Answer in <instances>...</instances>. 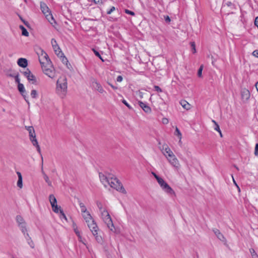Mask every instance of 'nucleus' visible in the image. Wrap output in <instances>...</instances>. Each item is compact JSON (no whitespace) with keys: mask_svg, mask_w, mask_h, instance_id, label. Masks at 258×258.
Returning a JSON list of instances; mask_svg holds the SVG:
<instances>
[{"mask_svg":"<svg viewBox=\"0 0 258 258\" xmlns=\"http://www.w3.org/2000/svg\"><path fill=\"white\" fill-rule=\"evenodd\" d=\"M163 149L165 150V151L167 156L169 157L168 158V161L174 167H177L179 165V162L177 159L176 158L173 152L171 151L170 149L166 145L164 148V146H163Z\"/></svg>","mask_w":258,"mask_h":258,"instance_id":"423d86ee","label":"nucleus"},{"mask_svg":"<svg viewBox=\"0 0 258 258\" xmlns=\"http://www.w3.org/2000/svg\"><path fill=\"white\" fill-rule=\"evenodd\" d=\"M51 43L56 54L58 56H61V55H63V53H62L59 47L57 45L56 41L54 39L52 38L51 41Z\"/></svg>","mask_w":258,"mask_h":258,"instance_id":"ddd939ff","label":"nucleus"},{"mask_svg":"<svg viewBox=\"0 0 258 258\" xmlns=\"http://www.w3.org/2000/svg\"><path fill=\"white\" fill-rule=\"evenodd\" d=\"M62 61L64 63H66V64H67V62H68V60L67 58L65 56H63V58H62Z\"/></svg>","mask_w":258,"mask_h":258,"instance_id":"603ef678","label":"nucleus"},{"mask_svg":"<svg viewBox=\"0 0 258 258\" xmlns=\"http://www.w3.org/2000/svg\"><path fill=\"white\" fill-rule=\"evenodd\" d=\"M190 45L191 48V50L193 53H196L197 52V50L196 49V43L195 42H190Z\"/></svg>","mask_w":258,"mask_h":258,"instance_id":"473e14b6","label":"nucleus"},{"mask_svg":"<svg viewBox=\"0 0 258 258\" xmlns=\"http://www.w3.org/2000/svg\"><path fill=\"white\" fill-rule=\"evenodd\" d=\"M24 76L28 79L29 81H31L33 84H36V80L35 76H34L29 69H27L23 73Z\"/></svg>","mask_w":258,"mask_h":258,"instance_id":"9d476101","label":"nucleus"},{"mask_svg":"<svg viewBox=\"0 0 258 258\" xmlns=\"http://www.w3.org/2000/svg\"><path fill=\"white\" fill-rule=\"evenodd\" d=\"M30 95L32 98H37L38 97L37 92L35 90H32Z\"/></svg>","mask_w":258,"mask_h":258,"instance_id":"f704fd0d","label":"nucleus"},{"mask_svg":"<svg viewBox=\"0 0 258 258\" xmlns=\"http://www.w3.org/2000/svg\"><path fill=\"white\" fill-rule=\"evenodd\" d=\"M122 103L124 104L130 110H133L132 107L127 102L125 99H122Z\"/></svg>","mask_w":258,"mask_h":258,"instance_id":"4c0bfd02","label":"nucleus"},{"mask_svg":"<svg viewBox=\"0 0 258 258\" xmlns=\"http://www.w3.org/2000/svg\"><path fill=\"white\" fill-rule=\"evenodd\" d=\"M252 55L255 56L256 57L258 58V50L256 49L254 50L252 52Z\"/></svg>","mask_w":258,"mask_h":258,"instance_id":"de8ad7c7","label":"nucleus"},{"mask_svg":"<svg viewBox=\"0 0 258 258\" xmlns=\"http://www.w3.org/2000/svg\"><path fill=\"white\" fill-rule=\"evenodd\" d=\"M94 83L97 84V83L96 82H93V84H94Z\"/></svg>","mask_w":258,"mask_h":258,"instance_id":"052dcab7","label":"nucleus"},{"mask_svg":"<svg viewBox=\"0 0 258 258\" xmlns=\"http://www.w3.org/2000/svg\"><path fill=\"white\" fill-rule=\"evenodd\" d=\"M174 135L178 137V138L180 140L181 139V133L178 127H176Z\"/></svg>","mask_w":258,"mask_h":258,"instance_id":"2f4dec72","label":"nucleus"},{"mask_svg":"<svg viewBox=\"0 0 258 258\" xmlns=\"http://www.w3.org/2000/svg\"><path fill=\"white\" fill-rule=\"evenodd\" d=\"M152 174L157 180L158 183L162 187V189L170 195H175V193L173 189L164 181V180L157 175L155 173L152 172Z\"/></svg>","mask_w":258,"mask_h":258,"instance_id":"20e7f679","label":"nucleus"},{"mask_svg":"<svg viewBox=\"0 0 258 258\" xmlns=\"http://www.w3.org/2000/svg\"><path fill=\"white\" fill-rule=\"evenodd\" d=\"M15 82L16 83H17L18 84H19V83H20V80L19 79V75L18 74H17L16 76H15Z\"/></svg>","mask_w":258,"mask_h":258,"instance_id":"49530a36","label":"nucleus"},{"mask_svg":"<svg viewBox=\"0 0 258 258\" xmlns=\"http://www.w3.org/2000/svg\"><path fill=\"white\" fill-rule=\"evenodd\" d=\"M74 231L76 235H77V236L78 237L79 240L81 242H82L84 243L83 238L81 235L80 231L77 228L74 229Z\"/></svg>","mask_w":258,"mask_h":258,"instance_id":"7c9ffc66","label":"nucleus"},{"mask_svg":"<svg viewBox=\"0 0 258 258\" xmlns=\"http://www.w3.org/2000/svg\"><path fill=\"white\" fill-rule=\"evenodd\" d=\"M254 25L256 26L258 29V16L255 18Z\"/></svg>","mask_w":258,"mask_h":258,"instance_id":"3c124183","label":"nucleus"},{"mask_svg":"<svg viewBox=\"0 0 258 258\" xmlns=\"http://www.w3.org/2000/svg\"><path fill=\"white\" fill-rule=\"evenodd\" d=\"M227 6L229 8V10H228V12L227 13V15L229 14H233L235 13L234 12H233V10H235L236 9V6L234 4L231 3V2L227 1L226 2V0H224L223 2V6Z\"/></svg>","mask_w":258,"mask_h":258,"instance_id":"9b49d317","label":"nucleus"},{"mask_svg":"<svg viewBox=\"0 0 258 258\" xmlns=\"http://www.w3.org/2000/svg\"><path fill=\"white\" fill-rule=\"evenodd\" d=\"M17 174L18 175V180L17 182V185L20 188H22L23 187V178L22 175L20 172L17 171Z\"/></svg>","mask_w":258,"mask_h":258,"instance_id":"412c9836","label":"nucleus"},{"mask_svg":"<svg viewBox=\"0 0 258 258\" xmlns=\"http://www.w3.org/2000/svg\"><path fill=\"white\" fill-rule=\"evenodd\" d=\"M41 159H42L41 172H42V173L43 174L44 179L45 180V182L47 183L48 186H52V182L49 180V178L48 176L46 174V173H45V172L43 170V157H41Z\"/></svg>","mask_w":258,"mask_h":258,"instance_id":"dca6fc26","label":"nucleus"},{"mask_svg":"<svg viewBox=\"0 0 258 258\" xmlns=\"http://www.w3.org/2000/svg\"><path fill=\"white\" fill-rule=\"evenodd\" d=\"M45 15L46 18L47 19V20L51 24H53V23H55V20L50 12L47 13Z\"/></svg>","mask_w":258,"mask_h":258,"instance_id":"393cba45","label":"nucleus"},{"mask_svg":"<svg viewBox=\"0 0 258 258\" xmlns=\"http://www.w3.org/2000/svg\"><path fill=\"white\" fill-rule=\"evenodd\" d=\"M109 85L111 87V88L114 90H116L117 89V87L109 83Z\"/></svg>","mask_w":258,"mask_h":258,"instance_id":"864d4df0","label":"nucleus"},{"mask_svg":"<svg viewBox=\"0 0 258 258\" xmlns=\"http://www.w3.org/2000/svg\"><path fill=\"white\" fill-rule=\"evenodd\" d=\"M41 54L39 55V61L42 66L50 62L47 54L43 50L40 49Z\"/></svg>","mask_w":258,"mask_h":258,"instance_id":"1a4fd4ad","label":"nucleus"},{"mask_svg":"<svg viewBox=\"0 0 258 258\" xmlns=\"http://www.w3.org/2000/svg\"><path fill=\"white\" fill-rule=\"evenodd\" d=\"M19 229L21 231L22 233L23 234V235H25L28 233V228L27 227V224L26 223H25L24 224H22L21 225H18Z\"/></svg>","mask_w":258,"mask_h":258,"instance_id":"5701e85b","label":"nucleus"},{"mask_svg":"<svg viewBox=\"0 0 258 258\" xmlns=\"http://www.w3.org/2000/svg\"><path fill=\"white\" fill-rule=\"evenodd\" d=\"M27 130L29 131L30 140L32 142L33 139H36L34 130L32 126H29Z\"/></svg>","mask_w":258,"mask_h":258,"instance_id":"aec40b11","label":"nucleus"},{"mask_svg":"<svg viewBox=\"0 0 258 258\" xmlns=\"http://www.w3.org/2000/svg\"><path fill=\"white\" fill-rule=\"evenodd\" d=\"M16 220L18 225H21L22 224H24L25 223H26L25 221L23 218V217H22L20 215H18L16 216Z\"/></svg>","mask_w":258,"mask_h":258,"instance_id":"bb28decb","label":"nucleus"},{"mask_svg":"<svg viewBox=\"0 0 258 258\" xmlns=\"http://www.w3.org/2000/svg\"><path fill=\"white\" fill-rule=\"evenodd\" d=\"M213 231L219 240H220L222 241H226V238H225L224 235L220 232L219 230L215 228L213 229Z\"/></svg>","mask_w":258,"mask_h":258,"instance_id":"f3484780","label":"nucleus"},{"mask_svg":"<svg viewBox=\"0 0 258 258\" xmlns=\"http://www.w3.org/2000/svg\"><path fill=\"white\" fill-rule=\"evenodd\" d=\"M49 200L53 211L56 213H60V211L62 210L60 207L57 206L56 199L53 195H50L49 196Z\"/></svg>","mask_w":258,"mask_h":258,"instance_id":"6e6552de","label":"nucleus"},{"mask_svg":"<svg viewBox=\"0 0 258 258\" xmlns=\"http://www.w3.org/2000/svg\"><path fill=\"white\" fill-rule=\"evenodd\" d=\"M98 92H100V93H103V92H105V91L103 90L102 86L98 83Z\"/></svg>","mask_w":258,"mask_h":258,"instance_id":"a19ab883","label":"nucleus"},{"mask_svg":"<svg viewBox=\"0 0 258 258\" xmlns=\"http://www.w3.org/2000/svg\"><path fill=\"white\" fill-rule=\"evenodd\" d=\"M249 252H250L251 256L253 257H258V255L257 254V253H256V252L255 251L254 249L250 248Z\"/></svg>","mask_w":258,"mask_h":258,"instance_id":"e433bc0d","label":"nucleus"},{"mask_svg":"<svg viewBox=\"0 0 258 258\" xmlns=\"http://www.w3.org/2000/svg\"><path fill=\"white\" fill-rule=\"evenodd\" d=\"M138 104L140 107L147 113L151 112L152 110L151 107L146 103H144L141 101H138Z\"/></svg>","mask_w":258,"mask_h":258,"instance_id":"2eb2a0df","label":"nucleus"},{"mask_svg":"<svg viewBox=\"0 0 258 258\" xmlns=\"http://www.w3.org/2000/svg\"><path fill=\"white\" fill-rule=\"evenodd\" d=\"M203 70V65H201L198 70L197 75L199 78L202 77V71Z\"/></svg>","mask_w":258,"mask_h":258,"instance_id":"72a5a7b5","label":"nucleus"},{"mask_svg":"<svg viewBox=\"0 0 258 258\" xmlns=\"http://www.w3.org/2000/svg\"><path fill=\"white\" fill-rule=\"evenodd\" d=\"M25 238L26 239L27 243L29 244V245L32 248H34L35 244L32 240L31 237L30 236L29 233H27L24 235Z\"/></svg>","mask_w":258,"mask_h":258,"instance_id":"4be33fe9","label":"nucleus"},{"mask_svg":"<svg viewBox=\"0 0 258 258\" xmlns=\"http://www.w3.org/2000/svg\"><path fill=\"white\" fill-rule=\"evenodd\" d=\"M100 238L101 240L102 241V242L100 243V246H101V248H102L105 251H107L108 248L107 244L106 242L102 240L101 237Z\"/></svg>","mask_w":258,"mask_h":258,"instance_id":"c756f323","label":"nucleus"},{"mask_svg":"<svg viewBox=\"0 0 258 258\" xmlns=\"http://www.w3.org/2000/svg\"><path fill=\"white\" fill-rule=\"evenodd\" d=\"M20 28L22 30V34L23 35L25 36H29V33L26 29L22 25L20 26Z\"/></svg>","mask_w":258,"mask_h":258,"instance_id":"c85d7f7f","label":"nucleus"},{"mask_svg":"<svg viewBox=\"0 0 258 258\" xmlns=\"http://www.w3.org/2000/svg\"><path fill=\"white\" fill-rule=\"evenodd\" d=\"M98 58H99L102 60V61H104L103 59H102L101 55L99 54V53L98 52Z\"/></svg>","mask_w":258,"mask_h":258,"instance_id":"6e6d98bb","label":"nucleus"},{"mask_svg":"<svg viewBox=\"0 0 258 258\" xmlns=\"http://www.w3.org/2000/svg\"><path fill=\"white\" fill-rule=\"evenodd\" d=\"M212 121L214 123V125H215L214 130L218 132H220V126L218 125V124L217 123V122L214 120H212Z\"/></svg>","mask_w":258,"mask_h":258,"instance_id":"c9c22d12","label":"nucleus"},{"mask_svg":"<svg viewBox=\"0 0 258 258\" xmlns=\"http://www.w3.org/2000/svg\"><path fill=\"white\" fill-rule=\"evenodd\" d=\"M122 79H123V78L121 76H117V77L116 78V81L117 82H120L122 81Z\"/></svg>","mask_w":258,"mask_h":258,"instance_id":"8fccbe9b","label":"nucleus"},{"mask_svg":"<svg viewBox=\"0 0 258 258\" xmlns=\"http://www.w3.org/2000/svg\"><path fill=\"white\" fill-rule=\"evenodd\" d=\"M164 20H165V22L166 23L169 24L171 22V19L169 17V16L168 15H166V16H164Z\"/></svg>","mask_w":258,"mask_h":258,"instance_id":"ea45409f","label":"nucleus"},{"mask_svg":"<svg viewBox=\"0 0 258 258\" xmlns=\"http://www.w3.org/2000/svg\"><path fill=\"white\" fill-rule=\"evenodd\" d=\"M59 213H60V218L61 219H64L65 220H67L66 216L62 210H61L60 212Z\"/></svg>","mask_w":258,"mask_h":258,"instance_id":"37998d69","label":"nucleus"},{"mask_svg":"<svg viewBox=\"0 0 258 258\" xmlns=\"http://www.w3.org/2000/svg\"><path fill=\"white\" fill-rule=\"evenodd\" d=\"M92 50L93 51L95 55L97 56V50L95 48H92Z\"/></svg>","mask_w":258,"mask_h":258,"instance_id":"4d7b16f0","label":"nucleus"},{"mask_svg":"<svg viewBox=\"0 0 258 258\" xmlns=\"http://www.w3.org/2000/svg\"><path fill=\"white\" fill-rule=\"evenodd\" d=\"M43 72L50 78H53L55 76V70L50 62L41 66Z\"/></svg>","mask_w":258,"mask_h":258,"instance_id":"39448f33","label":"nucleus"},{"mask_svg":"<svg viewBox=\"0 0 258 258\" xmlns=\"http://www.w3.org/2000/svg\"><path fill=\"white\" fill-rule=\"evenodd\" d=\"M232 176H233L232 175ZM232 178H233V177H232ZM233 182H234V184L237 186V188H238V190H239V191H240V188H239V187L237 185V183H236L235 181L234 180V178H233Z\"/></svg>","mask_w":258,"mask_h":258,"instance_id":"5fc2aeb1","label":"nucleus"},{"mask_svg":"<svg viewBox=\"0 0 258 258\" xmlns=\"http://www.w3.org/2000/svg\"><path fill=\"white\" fill-rule=\"evenodd\" d=\"M169 121L168 119L167 118H163L162 119V123L163 124H167L168 123Z\"/></svg>","mask_w":258,"mask_h":258,"instance_id":"09e8293b","label":"nucleus"},{"mask_svg":"<svg viewBox=\"0 0 258 258\" xmlns=\"http://www.w3.org/2000/svg\"><path fill=\"white\" fill-rule=\"evenodd\" d=\"M255 87L256 88V90H257V91L258 92V81L255 83Z\"/></svg>","mask_w":258,"mask_h":258,"instance_id":"13d9d810","label":"nucleus"},{"mask_svg":"<svg viewBox=\"0 0 258 258\" xmlns=\"http://www.w3.org/2000/svg\"><path fill=\"white\" fill-rule=\"evenodd\" d=\"M111 181H110V183L109 185L115 189L116 190L119 191V192L126 194V191L123 186L121 182L116 178V177H111Z\"/></svg>","mask_w":258,"mask_h":258,"instance_id":"0eeeda50","label":"nucleus"},{"mask_svg":"<svg viewBox=\"0 0 258 258\" xmlns=\"http://www.w3.org/2000/svg\"><path fill=\"white\" fill-rule=\"evenodd\" d=\"M124 12H125V13L130 15L133 16H134L135 15V13L133 11H130L128 9H125Z\"/></svg>","mask_w":258,"mask_h":258,"instance_id":"58836bf2","label":"nucleus"},{"mask_svg":"<svg viewBox=\"0 0 258 258\" xmlns=\"http://www.w3.org/2000/svg\"><path fill=\"white\" fill-rule=\"evenodd\" d=\"M79 205L81 211L82 213V216L87 223L88 228L96 238L97 237V224L92 218L90 213L87 211V209L84 204L82 203H80Z\"/></svg>","mask_w":258,"mask_h":258,"instance_id":"f257e3e1","label":"nucleus"},{"mask_svg":"<svg viewBox=\"0 0 258 258\" xmlns=\"http://www.w3.org/2000/svg\"><path fill=\"white\" fill-rule=\"evenodd\" d=\"M254 155L256 156H258V143H256L255 146Z\"/></svg>","mask_w":258,"mask_h":258,"instance_id":"a18cd8bd","label":"nucleus"},{"mask_svg":"<svg viewBox=\"0 0 258 258\" xmlns=\"http://www.w3.org/2000/svg\"><path fill=\"white\" fill-rule=\"evenodd\" d=\"M115 8L114 7V6H112L111 7V8L108 10L106 12V14L107 15H109L112 12H113V11H114L115 10Z\"/></svg>","mask_w":258,"mask_h":258,"instance_id":"79ce46f5","label":"nucleus"},{"mask_svg":"<svg viewBox=\"0 0 258 258\" xmlns=\"http://www.w3.org/2000/svg\"><path fill=\"white\" fill-rule=\"evenodd\" d=\"M241 95L242 99L247 100L250 97V92L246 89H243L241 90Z\"/></svg>","mask_w":258,"mask_h":258,"instance_id":"a211bd4d","label":"nucleus"},{"mask_svg":"<svg viewBox=\"0 0 258 258\" xmlns=\"http://www.w3.org/2000/svg\"><path fill=\"white\" fill-rule=\"evenodd\" d=\"M18 90L19 91V92L21 93V95L23 96V97L24 99H25V100L26 101V102L27 103L28 105H29L30 103H29V101L28 99V97L26 95V90H25V87H24L23 84H22L21 83H19V84H18Z\"/></svg>","mask_w":258,"mask_h":258,"instance_id":"4468645a","label":"nucleus"},{"mask_svg":"<svg viewBox=\"0 0 258 258\" xmlns=\"http://www.w3.org/2000/svg\"><path fill=\"white\" fill-rule=\"evenodd\" d=\"M40 8H41V10L42 13L44 15H46L47 13L50 12L49 11V9L48 8V7L44 3H41V4H40Z\"/></svg>","mask_w":258,"mask_h":258,"instance_id":"b1692460","label":"nucleus"},{"mask_svg":"<svg viewBox=\"0 0 258 258\" xmlns=\"http://www.w3.org/2000/svg\"><path fill=\"white\" fill-rule=\"evenodd\" d=\"M219 133L220 134V137H222V134L221 131H220V132H219Z\"/></svg>","mask_w":258,"mask_h":258,"instance_id":"bf43d9fd","label":"nucleus"},{"mask_svg":"<svg viewBox=\"0 0 258 258\" xmlns=\"http://www.w3.org/2000/svg\"><path fill=\"white\" fill-rule=\"evenodd\" d=\"M18 64L22 68H26L28 66V61L26 58H20L17 61Z\"/></svg>","mask_w":258,"mask_h":258,"instance_id":"6ab92c4d","label":"nucleus"},{"mask_svg":"<svg viewBox=\"0 0 258 258\" xmlns=\"http://www.w3.org/2000/svg\"><path fill=\"white\" fill-rule=\"evenodd\" d=\"M154 88L155 90L158 92H162V90L158 86L155 85L154 86Z\"/></svg>","mask_w":258,"mask_h":258,"instance_id":"c03bdc74","label":"nucleus"},{"mask_svg":"<svg viewBox=\"0 0 258 258\" xmlns=\"http://www.w3.org/2000/svg\"><path fill=\"white\" fill-rule=\"evenodd\" d=\"M100 204H98V208H99L101 212V217L103 222L107 225V227L111 230L113 231L115 229L114 224L112 219L106 209L100 207Z\"/></svg>","mask_w":258,"mask_h":258,"instance_id":"f03ea898","label":"nucleus"},{"mask_svg":"<svg viewBox=\"0 0 258 258\" xmlns=\"http://www.w3.org/2000/svg\"><path fill=\"white\" fill-rule=\"evenodd\" d=\"M32 143L33 144V146H35L37 148V151L40 153H41V150H40V148L38 145V143L37 142V140L36 139H33L32 142Z\"/></svg>","mask_w":258,"mask_h":258,"instance_id":"cd10ccee","label":"nucleus"},{"mask_svg":"<svg viewBox=\"0 0 258 258\" xmlns=\"http://www.w3.org/2000/svg\"><path fill=\"white\" fill-rule=\"evenodd\" d=\"M99 176L100 182L104 185L105 187H107L110 183L109 178H111V176L107 177L106 175H104L102 173H99Z\"/></svg>","mask_w":258,"mask_h":258,"instance_id":"f8f14e48","label":"nucleus"},{"mask_svg":"<svg viewBox=\"0 0 258 258\" xmlns=\"http://www.w3.org/2000/svg\"><path fill=\"white\" fill-rule=\"evenodd\" d=\"M67 80L66 77L59 78L56 82V91L57 93L63 98L67 92Z\"/></svg>","mask_w":258,"mask_h":258,"instance_id":"7ed1b4c3","label":"nucleus"},{"mask_svg":"<svg viewBox=\"0 0 258 258\" xmlns=\"http://www.w3.org/2000/svg\"><path fill=\"white\" fill-rule=\"evenodd\" d=\"M181 105L186 110H188L190 108V105L185 100H181L180 102Z\"/></svg>","mask_w":258,"mask_h":258,"instance_id":"a878e982","label":"nucleus"}]
</instances>
